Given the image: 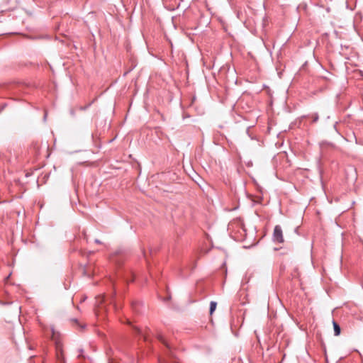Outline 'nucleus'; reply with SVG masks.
<instances>
[{"label":"nucleus","mask_w":363,"mask_h":363,"mask_svg":"<svg viewBox=\"0 0 363 363\" xmlns=\"http://www.w3.org/2000/svg\"><path fill=\"white\" fill-rule=\"evenodd\" d=\"M217 303L216 301H211L210 303V308H209V313L211 315L215 311L216 308Z\"/></svg>","instance_id":"obj_6"},{"label":"nucleus","mask_w":363,"mask_h":363,"mask_svg":"<svg viewBox=\"0 0 363 363\" xmlns=\"http://www.w3.org/2000/svg\"><path fill=\"white\" fill-rule=\"evenodd\" d=\"M144 340H145V341H147V336H146V335H144Z\"/></svg>","instance_id":"obj_11"},{"label":"nucleus","mask_w":363,"mask_h":363,"mask_svg":"<svg viewBox=\"0 0 363 363\" xmlns=\"http://www.w3.org/2000/svg\"><path fill=\"white\" fill-rule=\"evenodd\" d=\"M157 339L162 342L168 349V352L167 353V355L168 357V359H163V358H159V362L160 363H180L177 358L174 355L171 347L169 345L167 342L165 340L164 336L162 334L157 335Z\"/></svg>","instance_id":"obj_2"},{"label":"nucleus","mask_w":363,"mask_h":363,"mask_svg":"<svg viewBox=\"0 0 363 363\" xmlns=\"http://www.w3.org/2000/svg\"><path fill=\"white\" fill-rule=\"evenodd\" d=\"M98 303H102L104 301V296H99L98 298H97V301H96Z\"/></svg>","instance_id":"obj_8"},{"label":"nucleus","mask_w":363,"mask_h":363,"mask_svg":"<svg viewBox=\"0 0 363 363\" xmlns=\"http://www.w3.org/2000/svg\"><path fill=\"white\" fill-rule=\"evenodd\" d=\"M274 242L278 243H283L284 242L282 229L278 225L274 228Z\"/></svg>","instance_id":"obj_3"},{"label":"nucleus","mask_w":363,"mask_h":363,"mask_svg":"<svg viewBox=\"0 0 363 363\" xmlns=\"http://www.w3.org/2000/svg\"><path fill=\"white\" fill-rule=\"evenodd\" d=\"M138 333L140 334L141 333V331L140 329H138Z\"/></svg>","instance_id":"obj_14"},{"label":"nucleus","mask_w":363,"mask_h":363,"mask_svg":"<svg viewBox=\"0 0 363 363\" xmlns=\"http://www.w3.org/2000/svg\"><path fill=\"white\" fill-rule=\"evenodd\" d=\"M268 129H270V124L269 123Z\"/></svg>","instance_id":"obj_15"},{"label":"nucleus","mask_w":363,"mask_h":363,"mask_svg":"<svg viewBox=\"0 0 363 363\" xmlns=\"http://www.w3.org/2000/svg\"><path fill=\"white\" fill-rule=\"evenodd\" d=\"M86 298V297H84V298L82 299V301H84Z\"/></svg>","instance_id":"obj_13"},{"label":"nucleus","mask_w":363,"mask_h":363,"mask_svg":"<svg viewBox=\"0 0 363 363\" xmlns=\"http://www.w3.org/2000/svg\"><path fill=\"white\" fill-rule=\"evenodd\" d=\"M312 118H313L312 119L313 123L317 122L318 121V118H319L318 114L317 113H313L312 115Z\"/></svg>","instance_id":"obj_7"},{"label":"nucleus","mask_w":363,"mask_h":363,"mask_svg":"<svg viewBox=\"0 0 363 363\" xmlns=\"http://www.w3.org/2000/svg\"><path fill=\"white\" fill-rule=\"evenodd\" d=\"M95 242L97 243V244H100L101 243V241L98 239H96L95 240Z\"/></svg>","instance_id":"obj_10"},{"label":"nucleus","mask_w":363,"mask_h":363,"mask_svg":"<svg viewBox=\"0 0 363 363\" xmlns=\"http://www.w3.org/2000/svg\"><path fill=\"white\" fill-rule=\"evenodd\" d=\"M46 333L48 335H51V338L55 342L56 357L57 360L60 363H64L63 349L60 333L58 331H57L53 326H50L49 328L46 329Z\"/></svg>","instance_id":"obj_1"},{"label":"nucleus","mask_w":363,"mask_h":363,"mask_svg":"<svg viewBox=\"0 0 363 363\" xmlns=\"http://www.w3.org/2000/svg\"><path fill=\"white\" fill-rule=\"evenodd\" d=\"M72 325L79 330H83L86 327V324L84 323V319H72Z\"/></svg>","instance_id":"obj_4"},{"label":"nucleus","mask_w":363,"mask_h":363,"mask_svg":"<svg viewBox=\"0 0 363 363\" xmlns=\"http://www.w3.org/2000/svg\"><path fill=\"white\" fill-rule=\"evenodd\" d=\"M18 320H19L20 324L23 325V323L21 322V319H18Z\"/></svg>","instance_id":"obj_12"},{"label":"nucleus","mask_w":363,"mask_h":363,"mask_svg":"<svg viewBox=\"0 0 363 363\" xmlns=\"http://www.w3.org/2000/svg\"><path fill=\"white\" fill-rule=\"evenodd\" d=\"M138 304V302H133V307L134 308V310L137 311L136 309V305Z\"/></svg>","instance_id":"obj_9"},{"label":"nucleus","mask_w":363,"mask_h":363,"mask_svg":"<svg viewBox=\"0 0 363 363\" xmlns=\"http://www.w3.org/2000/svg\"><path fill=\"white\" fill-rule=\"evenodd\" d=\"M333 325L334 328L335 335H339L341 331L339 324L335 321H333Z\"/></svg>","instance_id":"obj_5"}]
</instances>
